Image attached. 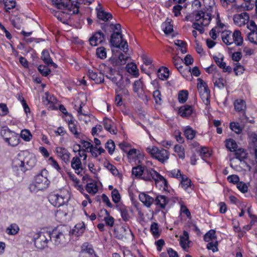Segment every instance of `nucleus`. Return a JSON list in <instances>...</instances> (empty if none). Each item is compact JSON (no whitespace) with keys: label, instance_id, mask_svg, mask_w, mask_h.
I'll return each instance as SVG.
<instances>
[{"label":"nucleus","instance_id":"1","mask_svg":"<svg viewBox=\"0 0 257 257\" xmlns=\"http://www.w3.org/2000/svg\"><path fill=\"white\" fill-rule=\"evenodd\" d=\"M214 5V0H202L204 11H200L193 14L194 22H193L192 27L197 30L200 34L204 32V27L210 22Z\"/></svg>","mask_w":257,"mask_h":257},{"label":"nucleus","instance_id":"2","mask_svg":"<svg viewBox=\"0 0 257 257\" xmlns=\"http://www.w3.org/2000/svg\"><path fill=\"white\" fill-rule=\"evenodd\" d=\"M108 71L106 72L105 76L116 85L117 88L115 89L116 93L121 91V94L128 95V91L125 88L122 76L118 72L110 67H108Z\"/></svg>","mask_w":257,"mask_h":257},{"label":"nucleus","instance_id":"3","mask_svg":"<svg viewBox=\"0 0 257 257\" xmlns=\"http://www.w3.org/2000/svg\"><path fill=\"white\" fill-rule=\"evenodd\" d=\"M48 172L43 170L41 173L38 174L34 181L30 185L29 189L32 192L36 193L48 187L49 181L47 178Z\"/></svg>","mask_w":257,"mask_h":257},{"label":"nucleus","instance_id":"4","mask_svg":"<svg viewBox=\"0 0 257 257\" xmlns=\"http://www.w3.org/2000/svg\"><path fill=\"white\" fill-rule=\"evenodd\" d=\"M51 240V233L46 229H42L35 238V244L39 249H44L47 246L48 242Z\"/></svg>","mask_w":257,"mask_h":257},{"label":"nucleus","instance_id":"5","mask_svg":"<svg viewBox=\"0 0 257 257\" xmlns=\"http://www.w3.org/2000/svg\"><path fill=\"white\" fill-rule=\"evenodd\" d=\"M70 196L67 190H63L59 193L52 194L49 196V201L54 206L60 207L67 202Z\"/></svg>","mask_w":257,"mask_h":257},{"label":"nucleus","instance_id":"6","mask_svg":"<svg viewBox=\"0 0 257 257\" xmlns=\"http://www.w3.org/2000/svg\"><path fill=\"white\" fill-rule=\"evenodd\" d=\"M110 43L112 46L119 48L124 52L128 50L127 42L123 40L120 32H114L111 34Z\"/></svg>","mask_w":257,"mask_h":257},{"label":"nucleus","instance_id":"7","mask_svg":"<svg viewBox=\"0 0 257 257\" xmlns=\"http://www.w3.org/2000/svg\"><path fill=\"white\" fill-rule=\"evenodd\" d=\"M197 88L203 102L206 105L210 103L209 95L210 91L207 84L201 78L197 79Z\"/></svg>","mask_w":257,"mask_h":257},{"label":"nucleus","instance_id":"8","mask_svg":"<svg viewBox=\"0 0 257 257\" xmlns=\"http://www.w3.org/2000/svg\"><path fill=\"white\" fill-rule=\"evenodd\" d=\"M65 121L68 123L70 132L74 135L76 138H79L80 133L78 131L77 122L72 115H67L65 118Z\"/></svg>","mask_w":257,"mask_h":257},{"label":"nucleus","instance_id":"9","mask_svg":"<svg viewBox=\"0 0 257 257\" xmlns=\"http://www.w3.org/2000/svg\"><path fill=\"white\" fill-rule=\"evenodd\" d=\"M128 58L127 56L122 53L119 54L118 55L113 54L109 59V61L113 66H117L125 64Z\"/></svg>","mask_w":257,"mask_h":257},{"label":"nucleus","instance_id":"10","mask_svg":"<svg viewBox=\"0 0 257 257\" xmlns=\"http://www.w3.org/2000/svg\"><path fill=\"white\" fill-rule=\"evenodd\" d=\"M55 245H58L65 242V236L62 231L54 229L51 233V240Z\"/></svg>","mask_w":257,"mask_h":257},{"label":"nucleus","instance_id":"11","mask_svg":"<svg viewBox=\"0 0 257 257\" xmlns=\"http://www.w3.org/2000/svg\"><path fill=\"white\" fill-rule=\"evenodd\" d=\"M249 18L248 14L244 12L240 14L235 15L233 16V22L236 25L241 27L248 22Z\"/></svg>","mask_w":257,"mask_h":257},{"label":"nucleus","instance_id":"12","mask_svg":"<svg viewBox=\"0 0 257 257\" xmlns=\"http://www.w3.org/2000/svg\"><path fill=\"white\" fill-rule=\"evenodd\" d=\"M126 156L128 160L134 161H142L144 160L145 157L142 152L135 148H132L126 154Z\"/></svg>","mask_w":257,"mask_h":257},{"label":"nucleus","instance_id":"13","mask_svg":"<svg viewBox=\"0 0 257 257\" xmlns=\"http://www.w3.org/2000/svg\"><path fill=\"white\" fill-rule=\"evenodd\" d=\"M104 40V36L100 31L94 33L89 38V41L92 46H96Z\"/></svg>","mask_w":257,"mask_h":257},{"label":"nucleus","instance_id":"14","mask_svg":"<svg viewBox=\"0 0 257 257\" xmlns=\"http://www.w3.org/2000/svg\"><path fill=\"white\" fill-rule=\"evenodd\" d=\"M96 11L97 18L103 21L106 22L112 18V15L109 13L105 12L100 5L96 7Z\"/></svg>","mask_w":257,"mask_h":257},{"label":"nucleus","instance_id":"15","mask_svg":"<svg viewBox=\"0 0 257 257\" xmlns=\"http://www.w3.org/2000/svg\"><path fill=\"white\" fill-rule=\"evenodd\" d=\"M103 124L105 129L109 132L111 134L115 135L117 133V129L113 122L109 118H105L103 121Z\"/></svg>","mask_w":257,"mask_h":257},{"label":"nucleus","instance_id":"16","mask_svg":"<svg viewBox=\"0 0 257 257\" xmlns=\"http://www.w3.org/2000/svg\"><path fill=\"white\" fill-rule=\"evenodd\" d=\"M212 80L214 86L218 87L220 89H222L224 88L226 81L223 78L220 73L214 74Z\"/></svg>","mask_w":257,"mask_h":257},{"label":"nucleus","instance_id":"17","mask_svg":"<svg viewBox=\"0 0 257 257\" xmlns=\"http://www.w3.org/2000/svg\"><path fill=\"white\" fill-rule=\"evenodd\" d=\"M140 200L147 207H150L152 204L155 202V200L150 196L145 193H141L139 194Z\"/></svg>","mask_w":257,"mask_h":257},{"label":"nucleus","instance_id":"18","mask_svg":"<svg viewBox=\"0 0 257 257\" xmlns=\"http://www.w3.org/2000/svg\"><path fill=\"white\" fill-rule=\"evenodd\" d=\"M87 75L89 78L94 81L96 83H101L104 81V78L102 75L100 73L98 74L96 71L89 70Z\"/></svg>","mask_w":257,"mask_h":257},{"label":"nucleus","instance_id":"19","mask_svg":"<svg viewBox=\"0 0 257 257\" xmlns=\"http://www.w3.org/2000/svg\"><path fill=\"white\" fill-rule=\"evenodd\" d=\"M83 247V248L80 253L81 257H98L90 245H87L85 246L84 244Z\"/></svg>","mask_w":257,"mask_h":257},{"label":"nucleus","instance_id":"20","mask_svg":"<svg viewBox=\"0 0 257 257\" xmlns=\"http://www.w3.org/2000/svg\"><path fill=\"white\" fill-rule=\"evenodd\" d=\"M19 168H17V165H15L14 167L16 170H20L22 171L25 172L27 170L31 169L34 165V162H18Z\"/></svg>","mask_w":257,"mask_h":257},{"label":"nucleus","instance_id":"21","mask_svg":"<svg viewBox=\"0 0 257 257\" xmlns=\"http://www.w3.org/2000/svg\"><path fill=\"white\" fill-rule=\"evenodd\" d=\"M193 111V109L192 106L185 105L180 107L178 113L180 116L183 117H187L191 115Z\"/></svg>","mask_w":257,"mask_h":257},{"label":"nucleus","instance_id":"22","mask_svg":"<svg viewBox=\"0 0 257 257\" xmlns=\"http://www.w3.org/2000/svg\"><path fill=\"white\" fill-rule=\"evenodd\" d=\"M41 59L46 64L48 65H51L54 68L57 67V65L53 62L47 50L45 49L43 50L41 54Z\"/></svg>","mask_w":257,"mask_h":257},{"label":"nucleus","instance_id":"23","mask_svg":"<svg viewBox=\"0 0 257 257\" xmlns=\"http://www.w3.org/2000/svg\"><path fill=\"white\" fill-rule=\"evenodd\" d=\"M161 29L164 33L169 35L173 32V26L172 24V20L167 19L161 25Z\"/></svg>","mask_w":257,"mask_h":257},{"label":"nucleus","instance_id":"24","mask_svg":"<svg viewBox=\"0 0 257 257\" xmlns=\"http://www.w3.org/2000/svg\"><path fill=\"white\" fill-rule=\"evenodd\" d=\"M56 153L57 156L63 161H68L70 158V154L67 149L62 147H57Z\"/></svg>","mask_w":257,"mask_h":257},{"label":"nucleus","instance_id":"25","mask_svg":"<svg viewBox=\"0 0 257 257\" xmlns=\"http://www.w3.org/2000/svg\"><path fill=\"white\" fill-rule=\"evenodd\" d=\"M232 35V33L230 31L223 32L221 34V38L223 43L227 45H230L233 44Z\"/></svg>","mask_w":257,"mask_h":257},{"label":"nucleus","instance_id":"26","mask_svg":"<svg viewBox=\"0 0 257 257\" xmlns=\"http://www.w3.org/2000/svg\"><path fill=\"white\" fill-rule=\"evenodd\" d=\"M232 34L233 43L237 46H241L243 42V39L240 31L238 30H235L232 33Z\"/></svg>","mask_w":257,"mask_h":257},{"label":"nucleus","instance_id":"27","mask_svg":"<svg viewBox=\"0 0 257 257\" xmlns=\"http://www.w3.org/2000/svg\"><path fill=\"white\" fill-rule=\"evenodd\" d=\"M153 173H154V175H155L156 178L155 180V183L156 184L161 183L162 187L164 190H166L168 189V184L167 180L160 174H159L157 172H153Z\"/></svg>","mask_w":257,"mask_h":257},{"label":"nucleus","instance_id":"28","mask_svg":"<svg viewBox=\"0 0 257 257\" xmlns=\"http://www.w3.org/2000/svg\"><path fill=\"white\" fill-rule=\"evenodd\" d=\"M155 204L161 208H164L169 202V200L164 195L157 196L155 199Z\"/></svg>","mask_w":257,"mask_h":257},{"label":"nucleus","instance_id":"29","mask_svg":"<svg viewBox=\"0 0 257 257\" xmlns=\"http://www.w3.org/2000/svg\"><path fill=\"white\" fill-rule=\"evenodd\" d=\"M153 172L156 171L152 168H146L142 178L146 181H151L152 179H153L155 181L156 178L155 174L154 176V173H153Z\"/></svg>","mask_w":257,"mask_h":257},{"label":"nucleus","instance_id":"30","mask_svg":"<svg viewBox=\"0 0 257 257\" xmlns=\"http://www.w3.org/2000/svg\"><path fill=\"white\" fill-rule=\"evenodd\" d=\"M158 78L162 80H167L169 76V69L165 67H162L159 68L157 71Z\"/></svg>","mask_w":257,"mask_h":257},{"label":"nucleus","instance_id":"31","mask_svg":"<svg viewBox=\"0 0 257 257\" xmlns=\"http://www.w3.org/2000/svg\"><path fill=\"white\" fill-rule=\"evenodd\" d=\"M249 146L250 149H252L255 157L257 159V135L252 134L250 136Z\"/></svg>","mask_w":257,"mask_h":257},{"label":"nucleus","instance_id":"32","mask_svg":"<svg viewBox=\"0 0 257 257\" xmlns=\"http://www.w3.org/2000/svg\"><path fill=\"white\" fill-rule=\"evenodd\" d=\"M126 71L135 77L139 76V72L137 65L134 63H128L126 66Z\"/></svg>","mask_w":257,"mask_h":257},{"label":"nucleus","instance_id":"33","mask_svg":"<svg viewBox=\"0 0 257 257\" xmlns=\"http://www.w3.org/2000/svg\"><path fill=\"white\" fill-rule=\"evenodd\" d=\"M225 147L227 149L231 152H235L237 148L236 142L232 139H226L225 141Z\"/></svg>","mask_w":257,"mask_h":257},{"label":"nucleus","instance_id":"34","mask_svg":"<svg viewBox=\"0 0 257 257\" xmlns=\"http://www.w3.org/2000/svg\"><path fill=\"white\" fill-rule=\"evenodd\" d=\"M169 152L166 150L161 149L157 153L155 159L158 161H167L169 159Z\"/></svg>","mask_w":257,"mask_h":257},{"label":"nucleus","instance_id":"35","mask_svg":"<svg viewBox=\"0 0 257 257\" xmlns=\"http://www.w3.org/2000/svg\"><path fill=\"white\" fill-rule=\"evenodd\" d=\"M180 243L184 249H186L189 247V234L187 231H184L183 235L180 236Z\"/></svg>","mask_w":257,"mask_h":257},{"label":"nucleus","instance_id":"36","mask_svg":"<svg viewBox=\"0 0 257 257\" xmlns=\"http://www.w3.org/2000/svg\"><path fill=\"white\" fill-rule=\"evenodd\" d=\"M184 136L188 140H192L196 135V132L190 126H186L183 128Z\"/></svg>","mask_w":257,"mask_h":257},{"label":"nucleus","instance_id":"37","mask_svg":"<svg viewBox=\"0 0 257 257\" xmlns=\"http://www.w3.org/2000/svg\"><path fill=\"white\" fill-rule=\"evenodd\" d=\"M78 118L80 121H83L85 123L87 124L91 121L94 118V117L87 111L84 114L79 115Z\"/></svg>","mask_w":257,"mask_h":257},{"label":"nucleus","instance_id":"38","mask_svg":"<svg viewBox=\"0 0 257 257\" xmlns=\"http://www.w3.org/2000/svg\"><path fill=\"white\" fill-rule=\"evenodd\" d=\"M10 137H11L9 138V139L6 142L11 146H17L20 143V137L19 135L14 133L13 135Z\"/></svg>","mask_w":257,"mask_h":257},{"label":"nucleus","instance_id":"39","mask_svg":"<svg viewBox=\"0 0 257 257\" xmlns=\"http://www.w3.org/2000/svg\"><path fill=\"white\" fill-rule=\"evenodd\" d=\"M85 189L88 193L92 195H94L98 190L96 183L94 182L87 183Z\"/></svg>","mask_w":257,"mask_h":257},{"label":"nucleus","instance_id":"40","mask_svg":"<svg viewBox=\"0 0 257 257\" xmlns=\"http://www.w3.org/2000/svg\"><path fill=\"white\" fill-rule=\"evenodd\" d=\"M234 108L237 111H244L246 108L245 102L242 99H237L234 102Z\"/></svg>","mask_w":257,"mask_h":257},{"label":"nucleus","instance_id":"41","mask_svg":"<svg viewBox=\"0 0 257 257\" xmlns=\"http://www.w3.org/2000/svg\"><path fill=\"white\" fill-rule=\"evenodd\" d=\"M134 91L138 94H142L143 91V83L141 79L136 80L133 84Z\"/></svg>","mask_w":257,"mask_h":257},{"label":"nucleus","instance_id":"42","mask_svg":"<svg viewBox=\"0 0 257 257\" xmlns=\"http://www.w3.org/2000/svg\"><path fill=\"white\" fill-rule=\"evenodd\" d=\"M81 4H83V0H76L75 1H73L71 6L69 8L70 11L72 12L73 14L78 13L79 6Z\"/></svg>","mask_w":257,"mask_h":257},{"label":"nucleus","instance_id":"43","mask_svg":"<svg viewBox=\"0 0 257 257\" xmlns=\"http://www.w3.org/2000/svg\"><path fill=\"white\" fill-rule=\"evenodd\" d=\"M68 214L67 208L64 207L62 209H59L57 210L55 215L58 219H59L60 221L65 220L66 215Z\"/></svg>","mask_w":257,"mask_h":257},{"label":"nucleus","instance_id":"44","mask_svg":"<svg viewBox=\"0 0 257 257\" xmlns=\"http://www.w3.org/2000/svg\"><path fill=\"white\" fill-rule=\"evenodd\" d=\"M119 210L121 213V217L123 220L127 221L130 218L129 215L130 209L125 206H120L119 207Z\"/></svg>","mask_w":257,"mask_h":257},{"label":"nucleus","instance_id":"45","mask_svg":"<svg viewBox=\"0 0 257 257\" xmlns=\"http://www.w3.org/2000/svg\"><path fill=\"white\" fill-rule=\"evenodd\" d=\"M174 44L178 47V49L182 54H185L187 52V44L185 42L181 40H174Z\"/></svg>","mask_w":257,"mask_h":257},{"label":"nucleus","instance_id":"46","mask_svg":"<svg viewBox=\"0 0 257 257\" xmlns=\"http://www.w3.org/2000/svg\"><path fill=\"white\" fill-rule=\"evenodd\" d=\"M85 229V225L83 222L77 224L73 230V233L77 236L81 235Z\"/></svg>","mask_w":257,"mask_h":257},{"label":"nucleus","instance_id":"47","mask_svg":"<svg viewBox=\"0 0 257 257\" xmlns=\"http://www.w3.org/2000/svg\"><path fill=\"white\" fill-rule=\"evenodd\" d=\"M235 152L236 158L239 161H243L246 158L247 153L243 149H238Z\"/></svg>","mask_w":257,"mask_h":257},{"label":"nucleus","instance_id":"48","mask_svg":"<svg viewBox=\"0 0 257 257\" xmlns=\"http://www.w3.org/2000/svg\"><path fill=\"white\" fill-rule=\"evenodd\" d=\"M174 151L176 153L180 159H184L185 158V152L184 148L180 145H176L174 146Z\"/></svg>","mask_w":257,"mask_h":257},{"label":"nucleus","instance_id":"49","mask_svg":"<svg viewBox=\"0 0 257 257\" xmlns=\"http://www.w3.org/2000/svg\"><path fill=\"white\" fill-rule=\"evenodd\" d=\"M96 54L98 58L104 59L107 57L106 49L103 47H100L96 49Z\"/></svg>","mask_w":257,"mask_h":257},{"label":"nucleus","instance_id":"50","mask_svg":"<svg viewBox=\"0 0 257 257\" xmlns=\"http://www.w3.org/2000/svg\"><path fill=\"white\" fill-rule=\"evenodd\" d=\"M145 168L146 167L139 165L137 167L133 168L132 173L136 176L142 177L144 173Z\"/></svg>","mask_w":257,"mask_h":257},{"label":"nucleus","instance_id":"51","mask_svg":"<svg viewBox=\"0 0 257 257\" xmlns=\"http://www.w3.org/2000/svg\"><path fill=\"white\" fill-rule=\"evenodd\" d=\"M15 132L11 131L7 127H4L1 131V135L6 142Z\"/></svg>","mask_w":257,"mask_h":257},{"label":"nucleus","instance_id":"52","mask_svg":"<svg viewBox=\"0 0 257 257\" xmlns=\"http://www.w3.org/2000/svg\"><path fill=\"white\" fill-rule=\"evenodd\" d=\"M21 137L26 142H29L32 138V135L29 130L24 129L21 131Z\"/></svg>","mask_w":257,"mask_h":257},{"label":"nucleus","instance_id":"53","mask_svg":"<svg viewBox=\"0 0 257 257\" xmlns=\"http://www.w3.org/2000/svg\"><path fill=\"white\" fill-rule=\"evenodd\" d=\"M150 230L153 235L155 237L158 238L160 235V231H159L158 223L156 222H153V223H152L150 227Z\"/></svg>","mask_w":257,"mask_h":257},{"label":"nucleus","instance_id":"54","mask_svg":"<svg viewBox=\"0 0 257 257\" xmlns=\"http://www.w3.org/2000/svg\"><path fill=\"white\" fill-rule=\"evenodd\" d=\"M3 2L5 5L4 9L7 12L16 6V2L14 0H3Z\"/></svg>","mask_w":257,"mask_h":257},{"label":"nucleus","instance_id":"55","mask_svg":"<svg viewBox=\"0 0 257 257\" xmlns=\"http://www.w3.org/2000/svg\"><path fill=\"white\" fill-rule=\"evenodd\" d=\"M172 62L175 67L181 72L183 69L182 66V59L179 57H174L172 59Z\"/></svg>","mask_w":257,"mask_h":257},{"label":"nucleus","instance_id":"56","mask_svg":"<svg viewBox=\"0 0 257 257\" xmlns=\"http://www.w3.org/2000/svg\"><path fill=\"white\" fill-rule=\"evenodd\" d=\"M188 92L187 90H181L178 93V100L179 102L183 103L188 99Z\"/></svg>","mask_w":257,"mask_h":257},{"label":"nucleus","instance_id":"57","mask_svg":"<svg viewBox=\"0 0 257 257\" xmlns=\"http://www.w3.org/2000/svg\"><path fill=\"white\" fill-rule=\"evenodd\" d=\"M215 238V231L213 229L209 230L207 233H206L205 234L204 236V239L206 242H209L210 241L213 240Z\"/></svg>","mask_w":257,"mask_h":257},{"label":"nucleus","instance_id":"58","mask_svg":"<svg viewBox=\"0 0 257 257\" xmlns=\"http://www.w3.org/2000/svg\"><path fill=\"white\" fill-rule=\"evenodd\" d=\"M71 166L75 170V173L79 175L83 170L81 162H71Z\"/></svg>","mask_w":257,"mask_h":257},{"label":"nucleus","instance_id":"59","mask_svg":"<svg viewBox=\"0 0 257 257\" xmlns=\"http://www.w3.org/2000/svg\"><path fill=\"white\" fill-rule=\"evenodd\" d=\"M19 230V226L16 224H12L7 229V232L10 235H15Z\"/></svg>","mask_w":257,"mask_h":257},{"label":"nucleus","instance_id":"60","mask_svg":"<svg viewBox=\"0 0 257 257\" xmlns=\"http://www.w3.org/2000/svg\"><path fill=\"white\" fill-rule=\"evenodd\" d=\"M115 144L114 142L111 140H108L105 144V148L108 151L109 154L112 155L115 150Z\"/></svg>","mask_w":257,"mask_h":257},{"label":"nucleus","instance_id":"61","mask_svg":"<svg viewBox=\"0 0 257 257\" xmlns=\"http://www.w3.org/2000/svg\"><path fill=\"white\" fill-rule=\"evenodd\" d=\"M119 147L123 152L126 154V155L133 148L129 143L125 142L120 143L119 144Z\"/></svg>","mask_w":257,"mask_h":257},{"label":"nucleus","instance_id":"62","mask_svg":"<svg viewBox=\"0 0 257 257\" xmlns=\"http://www.w3.org/2000/svg\"><path fill=\"white\" fill-rule=\"evenodd\" d=\"M141 58L144 64L146 66H151L153 59L151 57L145 53H143L141 55Z\"/></svg>","mask_w":257,"mask_h":257},{"label":"nucleus","instance_id":"63","mask_svg":"<svg viewBox=\"0 0 257 257\" xmlns=\"http://www.w3.org/2000/svg\"><path fill=\"white\" fill-rule=\"evenodd\" d=\"M181 184L182 187L185 190H186L189 187L191 186V180L189 179L186 176H182Z\"/></svg>","mask_w":257,"mask_h":257},{"label":"nucleus","instance_id":"64","mask_svg":"<svg viewBox=\"0 0 257 257\" xmlns=\"http://www.w3.org/2000/svg\"><path fill=\"white\" fill-rule=\"evenodd\" d=\"M247 39L251 43L257 44V31L254 32H249L247 34Z\"/></svg>","mask_w":257,"mask_h":257}]
</instances>
